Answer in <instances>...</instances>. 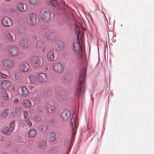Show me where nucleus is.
I'll return each mask as SVG.
<instances>
[{"label": "nucleus", "mask_w": 154, "mask_h": 154, "mask_svg": "<svg viewBox=\"0 0 154 154\" xmlns=\"http://www.w3.org/2000/svg\"><path fill=\"white\" fill-rule=\"evenodd\" d=\"M86 70L85 67L82 69L80 72L79 78L77 85V88L75 91L76 95H79L82 91V85L84 82L85 78L86 76Z\"/></svg>", "instance_id": "f257e3e1"}, {"label": "nucleus", "mask_w": 154, "mask_h": 154, "mask_svg": "<svg viewBox=\"0 0 154 154\" xmlns=\"http://www.w3.org/2000/svg\"><path fill=\"white\" fill-rule=\"evenodd\" d=\"M9 54L13 57H17L19 55L20 51L17 47L11 45L9 46L8 49Z\"/></svg>", "instance_id": "f03ea898"}, {"label": "nucleus", "mask_w": 154, "mask_h": 154, "mask_svg": "<svg viewBox=\"0 0 154 154\" xmlns=\"http://www.w3.org/2000/svg\"><path fill=\"white\" fill-rule=\"evenodd\" d=\"M2 64L4 67L10 69L14 67V63L10 59H5L3 60Z\"/></svg>", "instance_id": "7ed1b4c3"}, {"label": "nucleus", "mask_w": 154, "mask_h": 154, "mask_svg": "<svg viewBox=\"0 0 154 154\" xmlns=\"http://www.w3.org/2000/svg\"><path fill=\"white\" fill-rule=\"evenodd\" d=\"M57 34L52 29L47 31L46 33V38L48 40L53 41L56 40Z\"/></svg>", "instance_id": "20e7f679"}, {"label": "nucleus", "mask_w": 154, "mask_h": 154, "mask_svg": "<svg viewBox=\"0 0 154 154\" xmlns=\"http://www.w3.org/2000/svg\"><path fill=\"white\" fill-rule=\"evenodd\" d=\"M53 69L54 71L57 73H60L63 72L64 67L63 65L61 63H56L53 65Z\"/></svg>", "instance_id": "39448f33"}, {"label": "nucleus", "mask_w": 154, "mask_h": 154, "mask_svg": "<svg viewBox=\"0 0 154 154\" xmlns=\"http://www.w3.org/2000/svg\"><path fill=\"white\" fill-rule=\"evenodd\" d=\"M33 61L32 65L35 68H38L41 67L42 62L41 61L40 58L38 57H33L32 58Z\"/></svg>", "instance_id": "423d86ee"}, {"label": "nucleus", "mask_w": 154, "mask_h": 154, "mask_svg": "<svg viewBox=\"0 0 154 154\" xmlns=\"http://www.w3.org/2000/svg\"><path fill=\"white\" fill-rule=\"evenodd\" d=\"M29 22L32 25H35L37 23V17L36 15L34 14H31L28 16Z\"/></svg>", "instance_id": "0eeeda50"}, {"label": "nucleus", "mask_w": 154, "mask_h": 154, "mask_svg": "<svg viewBox=\"0 0 154 154\" xmlns=\"http://www.w3.org/2000/svg\"><path fill=\"white\" fill-rule=\"evenodd\" d=\"M51 13L49 11H45L42 14V18L43 20L45 21H49L51 18Z\"/></svg>", "instance_id": "6e6552de"}, {"label": "nucleus", "mask_w": 154, "mask_h": 154, "mask_svg": "<svg viewBox=\"0 0 154 154\" xmlns=\"http://www.w3.org/2000/svg\"><path fill=\"white\" fill-rule=\"evenodd\" d=\"M36 78L38 82L43 83L45 82L47 79L46 75L43 73L37 74L36 75Z\"/></svg>", "instance_id": "1a4fd4ad"}, {"label": "nucleus", "mask_w": 154, "mask_h": 154, "mask_svg": "<svg viewBox=\"0 0 154 154\" xmlns=\"http://www.w3.org/2000/svg\"><path fill=\"white\" fill-rule=\"evenodd\" d=\"M70 116V112L67 110H64L61 114V119L63 121H66Z\"/></svg>", "instance_id": "9d476101"}, {"label": "nucleus", "mask_w": 154, "mask_h": 154, "mask_svg": "<svg viewBox=\"0 0 154 154\" xmlns=\"http://www.w3.org/2000/svg\"><path fill=\"white\" fill-rule=\"evenodd\" d=\"M11 85V83L10 81L9 80L3 81L0 83V86L1 89L7 90L10 87Z\"/></svg>", "instance_id": "9b49d317"}, {"label": "nucleus", "mask_w": 154, "mask_h": 154, "mask_svg": "<svg viewBox=\"0 0 154 154\" xmlns=\"http://www.w3.org/2000/svg\"><path fill=\"white\" fill-rule=\"evenodd\" d=\"M73 48L76 52H80L82 51V47L79 40L75 42L73 44Z\"/></svg>", "instance_id": "f8f14e48"}, {"label": "nucleus", "mask_w": 154, "mask_h": 154, "mask_svg": "<svg viewBox=\"0 0 154 154\" xmlns=\"http://www.w3.org/2000/svg\"><path fill=\"white\" fill-rule=\"evenodd\" d=\"M26 5L22 2H19L17 4V7L18 10L22 12L26 11V9L25 8Z\"/></svg>", "instance_id": "ddd939ff"}, {"label": "nucleus", "mask_w": 154, "mask_h": 154, "mask_svg": "<svg viewBox=\"0 0 154 154\" xmlns=\"http://www.w3.org/2000/svg\"><path fill=\"white\" fill-rule=\"evenodd\" d=\"M46 110L49 113H52L55 111V106L54 105L47 103L46 105Z\"/></svg>", "instance_id": "4468645a"}, {"label": "nucleus", "mask_w": 154, "mask_h": 154, "mask_svg": "<svg viewBox=\"0 0 154 154\" xmlns=\"http://www.w3.org/2000/svg\"><path fill=\"white\" fill-rule=\"evenodd\" d=\"M47 146V142L46 140H42L38 143V147L40 149H45Z\"/></svg>", "instance_id": "2eb2a0df"}, {"label": "nucleus", "mask_w": 154, "mask_h": 154, "mask_svg": "<svg viewBox=\"0 0 154 154\" xmlns=\"http://www.w3.org/2000/svg\"><path fill=\"white\" fill-rule=\"evenodd\" d=\"M20 44L21 46L24 48H26L29 46L28 40L25 38L21 39L20 41Z\"/></svg>", "instance_id": "dca6fc26"}, {"label": "nucleus", "mask_w": 154, "mask_h": 154, "mask_svg": "<svg viewBox=\"0 0 154 154\" xmlns=\"http://www.w3.org/2000/svg\"><path fill=\"white\" fill-rule=\"evenodd\" d=\"M56 134L55 133H51L48 136V140L50 142H53L56 140Z\"/></svg>", "instance_id": "f3484780"}, {"label": "nucleus", "mask_w": 154, "mask_h": 154, "mask_svg": "<svg viewBox=\"0 0 154 154\" xmlns=\"http://www.w3.org/2000/svg\"><path fill=\"white\" fill-rule=\"evenodd\" d=\"M29 66L27 63L22 64L20 66V69L21 71L27 72L29 70Z\"/></svg>", "instance_id": "a211bd4d"}, {"label": "nucleus", "mask_w": 154, "mask_h": 154, "mask_svg": "<svg viewBox=\"0 0 154 154\" xmlns=\"http://www.w3.org/2000/svg\"><path fill=\"white\" fill-rule=\"evenodd\" d=\"M54 54L53 50H50L47 54V57L48 60L51 61H53L54 59Z\"/></svg>", "instance_id": "6ab92c4d"}, {"label": "nucleus", "mask_w": 154, "mask_h": 154, "mask_svg": "<svg viewBox=\"0 0 154 154\" xmlns=\"http://www.w3.org/2000/svg\"><path fill=\"white\" fill-rule=\"evenodd\" d=\"M77 117L76 115L75 114H74L72 116V119H71V123L73 129H74L76 127L75 125L76 121L77 120Z\"/></svg>", "instance_id": "aec40b11"}, {"label": "nucleus", "mask_w": 154, "mask_h": 154, "mask_svg": "<svg viewBox=\"0 0 154 154\" xmlns=\"http://www.w3.org/2000/svg\"><path fill=\"white\" fill-rule=\"evenodd\" d=\"M22 105L24 107H29L32 106V104L29 100L25 99L23 101Z\"/></svg>", "instance_id": "412c9836"}, {"label": "nucleus", "mask_w": 154, "mask_h": 154, "mask_svg": "<svg viewBox=\"0 0 154 154\" xmlns=\"http://www.w3.org/2000/svg\"><path fill=\"white\" fill-rule=\"evenodd\" d=\"M37 134L36 131L34 129L30 130L28 132V136L31 138L35 137Z\"/></svg>", "instance_id": "4be33fe9"}, {"label": "nucleus", "mask_w": 154, "mask_h": 154, "mask_svg": "<svg viewBox=\"0 0 154 154\" xmlns=\"http://www.w3.org/2000/svg\"><path fill=\"white\" fill-rule=\"evenodd\" d=\"M9 22L10 20L7 17L3 18L2 21V24L4 26H9Z\"/></svg>", "instance_id": "5701e85b"}, {"label": "nucleus", "mask_w": 154, "mask_h": 154, "mask_svg": "<svg viewBox=\"0 0 154 154\" xmlns=\"http://www.w3.org/2000/svg\"><path fill=\"white\" fill-rule=\"evenodd\" d=\"M5 38L6 40L10 42H13L14 41L13 36L9 32H7L5 34Z\"/></svg>", "instance_id": "b1692460"}, {"label": "nucleus", "mask_w": 154, "mask_h": 154, "mask_svg": "<svg viewBox=\"0 0 154 154\" xmlns=\"http://www.w3.org/2000/svg\"><path fill=\"white\" fill-rule=\"evenodd\" d=\"M38 129L39 131L44 132L47 130V127L45 125H41L39 126Z\"/></svg>", "instance_id": "393cba45"}, {"label": "nucleus", "mask_w": 154, "mask_h": 154, "mask_svg": "<svg viewBox=\"0 0 154 154\" xmlns=\"http://www.w3.org/2000/svg\"><path fill=\"white\" fill-rule=\"evenodd\" d=\"M33 120L36 122L40 123L42 120L41 116L38 115L35 116L33 118Z\"/></svg>", "instance_id": "a878e982"}, {"label": "nucleus", "mask_w": 154, "mask_h": 154, "mask_svg": "<svg viewBox=\"0 0 154 154\" xmlns=\"http://www.w3.org/2000/svg\"><path fill=\"white\" fill-rule=\"evenodd\" d=\"M9 110L8 109H5L3 111L2 115H0L2 117L4 118H5L8 116Z\"/></svg>", "instance_id": "bb28decb"}, {"label": "nucleus", "mask_w": 154, "mask_h": 154, "mask_svg": "<svg viewBox=\"0 0 154 154\" xmlns=\"http://www.w3.org/2000/svg\"><path fill=\"white\" fill-rule=\"evenodd\" d=\"M21 92H22V94L25 96L29 94V92L27 89L24 87L21 88Z\"/></svg>", "instance_id": "cd10ccee"}, {"label": "nucleus", "mask_w": 154, "mask_h": 154, "mask_svg": "<svg viewBox=\"0 0 154 154\" xmlns=\"http://www.w3.org/2000/svg\"><path fill=\"white\" fill-rule=\"evenodd\" d=\"M2 98L5 100H9V96L6 91H4L2 95Z\"/></svg>", "instance_id": "c85d7f7f"}, {"label": "nucleus", "mask_w": 154, "mask_h": 154, "mask_svg": "<svg viewBox=\"0 0 154 154\" xmlns=\"http://www.w3.org/2000/svg\"><path fill=\"white\" fill-rule=\"evenodd\" d=\"M15 127V123L14 121L11 122L10 125L9 130L11 132H12L14 131Z\"/></svg>", "instance_id": "c756f323"}, {"label": "nucleus", "mask_w": 154, "mask_h": 154, "mask_svg": "<svg viewBox=\"0 0 154 154\" xmlns=\"http://www.w3.org/2000/svg\"><path fill=\"white\" fill-rule=\"evenodd\" d=\"M29 2L34 5H37L40 2V0H29Z\"/></svg>", "instance_id": "7c9ffc66"}, {"label": "nucleus", "mask_w": 154, "mask_h": 154, "mask_svg": "<svg viewBox=\"0 0 154 154\" xmlns=\"http://www.w3.org/2000/svg\"><path fill=\"white\" fill-rule=\"evenodd\" d=\"M36 45L37 47L40 48L43 45V42L42 40H38L36 43Z\"/></svg>", "instance_id": "2f4dec72"}, {"label": "nucleus", "mask_w": 154, "mask_h": 154, "mask_svg": "<svg viewBox=\"0 0 154 154\" xmlns=\"http://www.w3.org/2000/svg\"><path fill=\"white\" fill-rule=\"evenodd\" d=\"M2 131L3 133L7 135L10 134L11 133L10 131V130H9L8 128L7 127L4 128L2 130Z\"/></svg>", "instance_id": "473e14b6"}, {"label": "nucleus", "mask_w": 154, "mask_h": 154, "mask_svg": "<svg viewBox=\"0 0 154 154\" xmlns=\"http://www.w3.org/2000/svg\"><path fill=\"white\" fill-rule=\"evenodd\" d=\"M24 120L29 119V114L27 111H25L23 112Z\"/></svg>", "instance_id": "72a5a7b5"}, {"label": "nucleus", "mask_w": 154, "mask_h": 154, "mask_svg": "<svg viewBox=\"0 0 154 154\" xmlns=\"http://www.w3.org/2000/svg\"><path fill=\"white\" fill-rule=\"evenodd\" d=\"M24 121L28 126H30L32 125V123L29 119L24 120Z\"/></svg>", "instance_id": "f704fd0d"}, {"label": "nucleus", "mask_w": 154, "mask_h": 154, "mask_svg": "<svg viewBox=\"0 0 154 154\" xmlns=\"http://www.w3.org/2000/svg\"><path fill=\"white\" fill-rule=\"evenodd\" d=\"M50 4L54 6H55L57 4L56 0H51Z\"/></svg>", "instance_id": "c9c22d12"}, {"label": "nucleus", "mask_w": 154, "mask_h": 154, "mask_svg": "<svg viewBox=\"0 0 154 154\" xmlns=\"http://www.w3.org/2000/svg\"><path fill=\"white\" fill-rule=\"evenodd\" d=\"M8 76V75L6 74H4L2 72H0V77L2 78H6Z\"/></svg>", "instance_id": "e433bc0d"}, {"label": "nucleus", "mask_w": 154, "mask_h": 154, "mask_svg": "<svg viewBox=\"0 0 154 154\" xmlns=\"http://www.w3.org/2000/svg\"><path fill=\"white\" fill-rule=\"evenodd\" d=\"M29 78L31 82H33L34 79V77L33 75H30L29 76Z\"/></svg>", "instance_id": "4c0bfd02"}, {"label": "nucleus", "mask_w": 154, "mask_h": 154, "mask_svg": "<svg viewBox=\"0 0 154 154\" xmlns=\"http://www.w3.org/2000/svg\"><path fill=\"white\" fill-rule=\"evenodd\" d=\"M19 99L18 98H16L14 100V103H17L19 102Z\"/></svg>", "instance_id": "58836bf2"}, {"label": "nucleus", "mask_w": 154, "mask_h": 154, "mask_svg": "<svg viewBox=\"0 0 154 154\" xmlns=\"http://www.w3.org/2000/svg\"><path fill=\"white\" fill-rule=\"evenodd\" d=\"M38 111L39 112H42L43 111V109L41 107H39L38 108Z\"/></svg>", "instance_id": "ea45409f"}, {"label": "nucleus", "mask_w": 154, "mask_h": 154, "mask_svg": "<svg viewBox=\"0 0 154 154\" xmlns=\"http://www.w3.org/2000/svg\"><path fill=\"white\" fill-rule=\"evenodd\" d=\"M42 51L44 53H45L46 52V47H44L42 49Z\"/></svg>", "instance_id": "a19ab883"}, {"label": "nucleus", "mask_w": 154, "mask_h": 154, "mask_svg": "<svg viewBox=\"0 0 154 154\" xmlns=\"http://www.w3.org/2000/svg\"><path fill=\"white\" fill-rule=\"evenodd\" d=\"M11 90L13 91H14L15 90V88L14 86H13L11 88Z\"/></svg>", "instance_id": "79ce46f5"}, {"label": "nucleus", "mask_w": 154, "mask_h": 154, "mask_svg": "<svg viewBox=\"0 0 154 154\" xmlns=\"http://www.w3.org/2000/svg\"><path fill=\"white\" fill-rule=\"evenodd\" d=\"M2 154H9L7 152H5L4 153H3Z\"/></svg>", "instance_id": "37998d69"}, {"label": "nucleus", "mask_w": 154, "mask_h": 154, "mask_svg": "<svg viewBox=\"0 0 154 154\" xmlns=\"http://www.w3.org/2000/svg\"><path fill=\"white\" fill-rule=\"evenodd\" d=\"M6 0L8 1V2H9L10 1H11V0Z\"/></svg>", "instance_id": "c03bdc74"}, {"label": "nucleus", "mask_w": 154, "mask_h": 154, "mask_svg": "<svg viewBox=\"0 0 154 154\" xmlns=\"http://www.w3.org/2000/svg\"><path fill=\"white\" fill-rule=\"evenodd\" d=\"M59 42V41H57L56 42V43H58Z\"/></svg>", "instance_id": "a18cd8bd"}, {"label": "nucleus", "mask_w": 154, "mask_h": 154, "mask_svg": "<svg viewBox=\"0 0 154 154\" xmlns=\"http://www.w3.org/2000/svg\"><path fill=\"white\" fill-rule=\"evenodd\" d=\"M15 79H16V80H17V79L16 78V77L15 76Z\"/></svg>", "instance_id": "49530a36"}]
</instances>
